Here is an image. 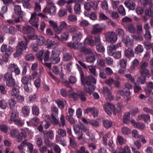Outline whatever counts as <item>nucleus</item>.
I'll use <instances>...</instances> for the list:
<instances>
[{
  "mask_svg": "<svg viewBox=\"0 0 153 153\" xmlns=\"http://www.w3.org/2000/svg\"><path fill=\"white\" fill-rule=\"evenodd\" d=\"M4 79L6 84L9 87H13L16 85L15 79L13 78L12 72L7 73L4 76Z\"/></svg>",
  "mask_w": 153,
  "mask_h": 153,
  "instance_id": "423d86ee",
  "label": "nucleus"
},
{
  "mask_svg": "<svg viewBox=\"0 0 153 153\" xmlns=\"http://www.w3.org/2000/svg\"><path fill=\"white\" fill-rule=\"evenodd\" d=\"M49 51L47 50L44 53V51L43 50L40 51L36 55V57L39 61L42 62L43 60L42 56L44 55L43 59L45 62L48 61L49 59H50L49 57Z\"/></svg>",
  "mask_w": 153,
  "mask_h": 153,
  "instance_id": "1a4fd4ad",
  "label": "nucleus"
},
{
  "mask_svg": "<svg viewBox=\"0 0 153 153\" xmlns=\"http://www.w3.org/2000/svg\"><path fill=\"white\" fill-rule=\"evenodd\" d=\"M88 123L95 127H97L99 125V122L95 120H91L88 122Z\"/></svg>",
  "mask_w": 153,
  "mask_h": 153,
  "instance_id": "13d9d810",
  "label": "nucleus"
},
{
  "mask_svg": "<svg viewBox=\"0 0 153 153\" xmlns=\"http://www.w3.org/2000/svg\"><path fill=\"white\" fill-rule=\"evenodd\" d=\"M144 49L141 45H138L134 49V53L136 54L141 53L143 51Z\"/></svg>",
  "mask_w": 153,
  "mask_h": 153,
  "instance_id": "473e14b6",
  "label": "nucleus"
},
{
  "mask_svg": "<svg viewBox=\"0 0 153 153\" xmlns=\"http://www.w3.org/2000/svg\"><path fill=\"white\" fill-rule=\"evenodd\" d=\"M21 81L23 85L28 84L29 82V78L27 76H23L22 78Z\"/></svg>",
  "mask_w": 153,
  "mask_h": 153,
  "instance_id": "69168bd1",
  "label": "nucleus"
},
{
  "mask_svg": "<svg viewBox=\"0 0 153 153\" xmlns=\"http://www.w3.org/2000/svg\"><path fill=\"white\" fill-rule=\"evenodd\" d=\"M108 146L110 148V150L112 153H118L116 151L114 148V145L113 143V140H110L108 143Z\"/></svg>",
  "mask_w": 153,
  "mask_h": 153,
  "instance_id": "c85d7f7f",
  "label": "nucleus"
},
{
  "mask_svg": "<svg viewBox=\"0 0 153 153\" xmlns=\"http://www.w3.org/2000/svg\"><path fill=\"white\" fill-rule=\"evenodd\" d=\"M103 92L104 96L110 97L111 94L110 89L107 87H104L103 88Z\"/></svg>",
  "mask_w": 153,
  "mask_h": 153,
  "instance_id": "c756f323",
  "label": "nucleus"
},
{
  "mask_svg": "<svg viewBox=\"0 0 153 153\" xmlns=\"http://www.w3.org/2000/svg\"><path fill=\"white\" fill-rule=\"evenodd\" d=\"M103 29V27L101 25L96 24L94 25L93 30L91 33L93 34H97L102 31Z\"/></svg>",
  "mask_w": 153,
  "mask_h": 153,
  "instance_id": "aec40b11",
  "label": "nucleus"
},
{
  "mask_svg": "<svg viewBox=\"0 0 153 153\" xmlns=\"http://www.w3.org/2000/svg\"><path fill=\"white\" fill-rule=\"evenodd\" d=\"M94 40L95 42L91 38L87 37L85 40V42L86 44L91 46H93L95 44L97 45L101 44L100 36L99 35H97L95 36Z\"/></svg>",
  "mask_w": 153,
  "mask_h": 153,
  "instance_id": "9d476101",
  "label": "nucleus"
},
{
  "mask_svg": "<svg viewBox=\"0 0 153 153\" xmlns=\"http://www.w3.org/2000/svg\"><path fill=\"white\" fill-rule=\"evenodd\" d=\"M135 127L138 129L142 130L145 127V125L142 122H137V123Z\"/></svg>",
  "mask_w": 153,
  "mask_h": 153,
  "instance_id": "6e6d98bb",
  "label": "nucleus"
},
{
  "mask_svg": "<svg viewBox=\"0 0 153 153\" xmlns=\"http://www.w3.org/2000/svg\"><path fill=\"white\" fill-rule=\"evenodd\" d=\"M8 104L10 109H13L15 107L16 104V102L13 98H11L8 101Z\"/></svg>",
  "mask_w": 153,
  "mask_h": 153,
  "instance_id": "c9c22d12",
  "label": "nucleus"
},
{
  "mask_svg": "<svg viewBox=\"0 0 153 153\" xmlns=\"http://www.w3.org/2000/svg\"><path fill=\"white\" fill-rule=\"evenodd\" d=\"M141 74L142 77H146L148 78L150 76L149 71L148 69L143 70L141 71Z\"/></svg>",
  "mask_w": 153,
  "mask_h": 153,
  "instance_id": "cd10ccee",
  "label": "nucleus"
},
{
  "mask_svg": "<svg viewBox=\"0 0 153 153\" xmlns=\"http://www.w3.org/2000/svg\"><path fill=\"white\" fill-rule=\"evenodd\" d=\"M16 48V51L13 54L14 56L15 57H18L19 56H20L22 54V51L23 50L17 47Z\"/></svg>",
  "mask_w": 153,
  "mask_h": 153,
  "instance_id": "ea45409f",
  "label": "nucleus"
},
{
  "mask_svg": "<svg viewBox=\"0 0 153 153\" xmlns=\"http://www.w3.org/2000/svg\"><path fill=\"white\" fill-rule=\"evenodd\" d=\"M84 7L85 10L88 11H90L91 8L94 10L97 9L98 4L97 2L92 1L89 2H85L84 4Z\"/></svg>",
  "mask_w": 153,
  "mask_h": 153,
  "instance_id": "9b49d317",
  "label": "nucleus"
},
{
  "mask_svg": "<svg viewBox=\"0 0 153 153\" xmlns=\"http://www.w3.org/2000/svg\"><path fill=\"white\" fill-rule=\"evenodd\" d=\"M61 53V52L59 50L56 49L53 50L52 51V54L50 57L54 58L55 57H59V56Z\"/></svg>",
  "mask_w": 153,
  "mask_h": 153,
  "instance_id": "f704fd0d",
  "label": "nucleus"
},
{
  "mask_svg": "<svg viewBox=\"0 0 153 153\" xmlns=\"http://www.w3.org/2000/svg\"><path fill=\"white\" fill-rule=\"evenodd\" d=\"M103 108L107 114L109 116L112 114V111L113 114L115 115L118 113V110L116 108L115 106L110 103H108L104 104L103 105Z\"/></svg>",
  "mask_w": 153,
  "mask_h": 153,
  "instance_id": "0eeeda50",
  "label": "nucleus"
},
{
  "mask_svg": "<svg viewBox=\"0 0 153 153\" xmlns=\"http://www.w3.org/2000/svg\"><path fill=\"white\" fill-rule=\"evenodd\" d=\"M22 31L24 34H26L29 40L36 39L40 45H43L45 42L44 37L41 36H38L35 33L34 29L30 25H26L23 27Z\"/></svg>",
  "mask_w": 153,
  "mask_h": 153,
  "instance_id": "f03ea898",
  "label": "nucleus"
},
{
  "mask_svg": "<svg viewBox=\"0 0 153 153\" xmlns=\"http://www.w3.org/2000/svg\"><path fill=\"white\" fill-rule=\"evenodd\" d=\"M9 70L12 72H14L16 74H20V71L17 65L14 63L11 64L9 66Z\"/></svg>",
  "mask_w": 153,
  "mask_h": 153,
  "instance_id": "f3484780",
  "label": "nucleus"
},
{
  "mask_svg": "<svg viewBox=\"0 0 153 153\" xmlns=\"http://www.w3.org/2000/svg\"><path fill=\"white\" fill-rule=\"evenodd\" d=\"M116 33L120 37H123L124 35V30L120 28H117L116 30Z\"/></svg>",
  "mask_w": 153,
  "mask_h": 153,
  "instance_id": "680f3d73",
  "label": "nucleus"
},
{
  "mask_svg": "<svg viewBox=\"0 0 153 153\" xmlns=\"http://www.w3.org/2000/svg\"><path fill=\"white\" fill-rule=\"evenodd\" d=\"M50 61L53 64H55L58 63L60 61V58L59 57L54 58L50 57Z\"/></svg>",
  "mask_w": 153,
  "mask_h": 153,
  "instance_id": "58836bf2",
  "label": "nucleus"
},
{
  "mask_svg": "<svg viewBox=\"0 0 153 153\" xmlns=\"http://www.w3.org/2000/svg\"><path fill=\"white\" fill-rule=\"evenodd\" d=\"M72 58L71 54L69 53H67L64 54L63 56V59L65 61H69Z\"/></svg>",
  "mask_w": 153,
  "mask_h": 153,
  "instance_id": "49530a36",
  "label": "nucleus"
},
{
  "mask_svg": "<svg viewBox=\"0 0 153 153\" xmlns=\"http://www.w3.org/2000/svg\"><path fill=\"white\" fill-rule=\"evenodd\" d=\"M14 9L15 13L19 16H18L17 17H14V18H13V19L7 20V22L10 24L13 25L15 23L19 22L20 18L23 19L24 15V12L22 11L21 7L19 5L16 6Z\"/></svg>",
  "mask_w": 153,
  "mask_h": 153,
  "instance_id": "7ed1b4c3",
  "label": "nucleus"
},
{
  "mask_svg": "<svg viewBox=\"0 0 153 153\" xmlns=\"http://www.w3.org/2000/svg\"><path fill=\"white\" fill-rule=\"evenodd\" d=\"M28 40L26 38L25 39L24 41H22L20 42H19L18 43L17 47L20 49L24 50H26L27 48V43Z\"/></svg>",
  "mask_w": 153,
  "mask_h": 153,
  "instance_id": "412c9836",
  "label": "nucleus"
},
{
  "mask_svg": "<svg viewBox=\"0 0 153 153\" xmlns=\"http://www.w3.org/2000/svg\"><path fill=\"white\" fill-rule=\"evenodd\" d=\"M47 7H45L43 12L44 13H48L50 15H54L56 12V7L52 1H47Z\"/></svg>",
  "mask_w": 153,
  "mask_h": 153,
  "instance_id": "39448f33",
  "label": "nucleus"
},
{
  "mask_svg": "<svg viewBox=\"0 0 153 153\" xmlns=\"http://www.w3.org/2000/svg\"><path fill=\"white\" fill-rule=\"evenodd\" d=\"M79 98L83 102H85L86 100V98L85 97V94L83 92H81L79 94Z\"/></svg>",
  "mask_w": 153,
  "mask_h": 153,
  "instance_id": "338daca9",
  "label": "nucleus"
},
{
  "mask_svg": "<svg viewBox=\"0 0 153 153\" xmlns=\"http://www.w3.org/2000/svg\"><path fill=\"white\" fill-rule=\"evenodd\" d=\"M121 43L115 45H111L107 47V53L110 56H112L116 51L117 49L121 46Z\"/></svg>",
  "mask_w": 153,
  "mask_h": 153,
  "instance_id": "2eb2a0df",
  "label": "nucleus"
},
{
  "mask_svg": "<svg viewBox=\"0 0 153 153\" xmlns=\"http://www.w3.org/2000/svg\"><path fill=\"white\" fill-rule=\"evenodd\" d=\"M106 41L111 44L114 43L117 41V37L115 32H108L105 35Z\"/></svg>",
  "mask_w": 153,
  "mask_h": 153,
  "instance_id": "6e6552de",
  "label": "nucleus"
},
{
  "mask_svg": "<svg viewBox=\"0 0 153 153\" xmlns=\"http://www.w3.org/2000/svg\"><path fill=\"white\" fill-rule=\"evenodd\" d=\"M10 134L13 137L16 138V141L18 142H21L27 136V134L25 130H22L20 133L17 129H12L10 131Z\"/></svg>",
  "mask_w": 153,
  "mask_h": 153,
  "instance_id": "20e7f679",
  "label": "nucleus"
},
{
  "mask_svg": "<svg viewBox=\"0 0 153 153\" xmlns=\"http://www.w3.org/2000/svg\"><path fill=\"white\" fill-rule=\"evenodd\" d=\"M7 107V103L4 100H0V107L1 108L4 109Z\"/></svg>",
  "mask_w": 153,
  "mask_h": 153,
  "instance_id": "bf43d9fd",
  "label": "nucleus"
},
{
  "mask_svg": "<svg viewBox=\"0 0 153 153\" xmlns=\"http://www.w3.org/2000/svg\"><path fill=\"white\" fill-rule=\"evenodd\" d=\"M69 98H73L75 100H77L79 99V94L76 93H72L68 95Z\"/></svg>",
  "mask_w": 153,
  "mask_h": 153,
  "instance_id": "37998d69",
  "label": "nucleus"
},
{
  "mask_svg": "<svg viewBox=\"0 0 153 153\" xmlns=\"http://www.w3.org/2000/svg\"><path fill=\"white\" fill-rule=\"evenodd\" d=\"M112 123L110 120H104L103 121V125L106 128H109L111 127L112 125Z\"/></svg>",
  "mask_w": 153,
  "mask_h": 153,
  "instance_id": "7c9ffc66",
  "label": "nucleus"
},
{
  "mask_svg": "<svg viewBox=\"0 0 153 153\" xmlns=\"http://www.w3.org/2000/svg\"><path fill=\"white\" fill-rule=\"evenodd\" d=\"M23 5L24 8L28 9H30L32 7L31 4L29 3V0H24Z\"/></svg>",
  "mask_w": 153,
  "mask_h": 153,
  "instance_id": "de8ad7c7",
  "label": "nucleus"
},
{
  "mask_svg": "<svg viewBox=\"0 0 153 153\" xmlns=\"http://www.w3.org/2000/svg\"><path fill=\"white\" fill-rule=\"evenodd\" d=\"M65 102V101H64L61 100H59L56 102L58 107L60 109L64 108Z\"/></svg>",
  "mask_w": 153,
  "mask_h": 153,
  "instance_id": "a18cd8bd",
  "label": "nucleus"
},
{
  "mask_svg": "<svg viewBox=\"0 0 153 153\" xmlns=\"http://www.w3.org/2000/svg\"><path fill=\"white\" fill-rule=\"evenodd\" d=\"M122 132L123 134H128L131 132L130 129L126 127H123L122 129Z\"/></svg>",
  "mask_w": 153,
  "mask_h": 153,
  "instance_id": "774afa93",
  "label": "nucleus"
},
{
  "mask_svg": "<svg viewBox=\"0 0 153 153\" xmlns=\"http://www.w3.org/2000/svg\"><path fill=\"white\" fill-rule=\"evenodd\" d=\"M68 19L69 21L74 22L77 20V17L74 15L71 14L68 16Z\"/></svg>",
  "mask_w": 153,
  "mask_h": 153,
  "instance_id": "0e129e2a",
  "label": "nucleus"
},
{
  "mask_svg": "<svg viewBox=\"0 0 153 153\" xmlns=\"http://www.w3.org/2000/svg\"><path fill=\"white\" fill-rule=\"evenodd\" d=\"M19 112L17 110L12 111L11 114L10 120L12 121H14L17 120L19 117Z\"/></svg>",
  "mask_w": 153,
  "mask_h": 153,
  "instance_id": "4be33fe9",
  "label": "nucleus"
},
{
  "mask_svg": "<svg viewBox=\"0 0 153 153\" xmlns=\"http://www.w3.org/2000/svg\"><path fill=\"white\" fill-rule=\"evenodd\" d=\"M80 51L82 53L87 54H90L92 53V51L89 48H86L85 46H83L80 49Z\"/></svg>",
  "mask_w": 153,
  "mask_h": 153,
  "instance_id": "e433bc0d",
  "label": "nucleus"
},
{
  "mask_svg": "<svg viewBox=\"0 0 153 153\" xmlns=\"http://www.w3.org/2000/svg\"><path fill=\"white\" fill-rule=\"evenodd\" d=\"M118 10L119 13L122 16H124L126 15L125 10L122 6H120L118 8Z\"/></svg>",
  "mask_w": 153,
  "mask_h": 153,
  "instance_id": "8fccbe9b",
  "label": "nucleus"
},
{
  "mask_svg": "<svg viewBox=\"0 0 153 153\" xmlns=\"http://www.w3.org/2000/svg\"><path fill=\"white\" fill-rule=\"evenodd\" d=\"M39 18L37 13L34 12L32 13L29 22L30 23L36 28H38L39 24Z\"/></svg>",
  "mask_w": 153,
  "mask_h": 153,
  "instance_id": "ddd939ff",
  "label": "nucleus"
},
{
  "mask_svg": "<svg viewBox=\"0 0 153 153\" xmlns=\"http://www.w3.org/2000/svg\"><path fill=\"white\" fill-rule=\"evenodd\" d=\"M125 56L128 58L134 57V56L133 51L130 48H128V49L125 50Z\"/></svg>",
  "mask_w": 153,
  "mask_h": 153,
  "instance_id": "5701e85b",
  "label": "nucleus"
},
{
  "mask_svg": "<svg viewBox=\"0 0 153 153\" xmlns=\"http://www.w3.org/2000/svg\"><path fill=\"white\" fill-rule=\"evenodd\" d=\"M44 142L48 147H49L53 146V143L49 140V138H48L47 137H45Z\"/></svg>",
  "mask_w": 153,
  "mask_h": 153,
  "instance_id": "864d4df0",
  "label": "nucleus"
},
{
  "mask_svg": "<svg viewBox=\"0 0 153 153\" xmlns=\"http://www.w3.org/2000/svg\"><path fill=\"white\" fill-rule=\"evenodd\" d=\"M125 4L129 10H134L136 6L135 3L132 0H126L125 2Z\"/></svg>",
  "mask_w": 153,
  "mask_h": 153,
  "instance_id": "6ab92c4d",
  "label": "nucleus"
},
{
  "mask_svg": "<svg viewBox=\"0 0 153 153\" xmlns=\"http://www.w3.org/2000/svg\"><path fill=\"white\" fill-rule=\"evenodd\" d=\"M96 48L98 52L102 53L105 51L104 47L101 44H97Z\"/></svg>",
  "mask_w": 153,
  "mask_h": 153,
  "instance_id": "09e8293b",
  "label": "nucleus"
},
{
  "mask_svg": "<svg viewBox=\"0 0 153 153\" xmlns=\"http://www.w3.org/2000/svg\"><path fill=\"white\" fill-rule=\"evenodd\" d=\"M118 153H131L130 148L128 146L121 147L119 149Z\"/></svg>",
  "mask_w": 153,
  "mask_h": 153,
  "instance_id": "a878e982",
  "label": "nucleus"
},
{
  "mask_svg": "<svg viewBox=\"0 0 153 153\" xmlns=\"http://www.w3.org/2000/svg\"><path fill=\"white\" fill-rule=\"evenodd\" d=\"M74 9L76 14H79L81 12L80 5L78 3L76 4L74 6Z\"/></svg>",
  "mask_w": 153,
  "mask_h": 153,
  "instance_id": "a19ab883",
  "label": "nucleus"
},
{
  "mask_svg": "<svg viewBox=\"0 0 153 153\" xmlns=\"http://www.w3.org/2000/svg\"><path fill=\"white\" fill-rule=\"evenodd\" d=\"M34 56L31 54H26L25 56V59L27 61H32L34 59Z\"/></svg>",
  "mask_w": 153,
  "mask_h": 153,
  "instance_id": "4d7b16f0",
  "label": "nucleus"
},
{
  "mask_svg": "<svg viewBox=\"0 0 153 153\" xmlns=\"http://www.w3.org/2000/svg\"><path fill=\"white\" fill-rule=\"evenodd\" d=\"M39 118L37 117H34L31 119L30 121H27V123L28 126H33L36 127L39 124Z\"/></svg>",
  "mask_w": 153,
  "mask_h": 153,
  "instance_id": "a211bd4d",
  "label": "nucleus"
},
{
  "mask_svg": "<svg viewBox=\"0 0 153 153\" xmlns=\"http://www.w3.org/2000/svg\"><path fill=\"white\" fill-rule=\"evenodd\" d=\"M30 109V107L27 106H24L22 108V112L25 117H27L29 115Z\"/></svg>",
  "mask_w": 153,
  "mask_h": 153,
  "instance_id": "393cba45",
  "label": "nucleus"
},
{
  "mask_svg": "<svg viewBox=\"0 0 153 153\" xmlns=\"http://www.w3.org/2000/svg\"><path fill=\"white\" fill-rule=\"evenodd\" d=\"M46 134V136L45 137H47L48 138H49L51 140L53 139L54 134L52 130H50L48 131H47Z\"/></svg>",
  "mask_w": 153,
  "mask_h": 153,
  "instance_id": "5fc2aeb1",
  "label": "nucleus"
},
{
  "mask_svg": "<svg viewBox=\"0 0 153 153\" xmlns=\"http://www.w3.org/2000/svg\"><path fill=\"white\" fill-rule=\"evenodd\" d=\"M71 30L74 33L73 35L72 36L74 42L78 43L82 37L81 33L79 32L76 31V29L74 27L71 28Z\"/></svg>",
  "mask_w": 153,
  "mask_h": 153,
  "instance_id": "f8f14e48",
  "label": "nucleus"
},
{
  "mask_svg": "<svg viewBox=\"0 0 153 153\" xmlns=\"http://www.w3.org/2000/svg\"><path fill=\"white\" fill-rule=\"evenodd\" d=\"M19 89L16 88H13L11 91V96L15 98L19 94Z\"/></svg>",
  "mask_w": 153,
  "mask_h": 153,
  "instance_id": "2f4dec72",
  "label": "nucleus"
},
{
  "mask_svg": "<svg viewBox=\"0 0 153 153\" xmlns=\"http://www.w3.org/2000/svg\"><path fill=\"white\" fill-rule=\"evenodd\" d=\"M32 114L34 115L37 116L39 114V110L38 106L36 105H34L32 107Z\"/></svg>",
  "mask_w": 153,
  "mask_h": 153,
  "instance_id": "bb28decb",
  "label": "nucleus"
},
{
  "mask_svg": "<svg viewBox=\"0 0 153 153\" xmlns=\"http://www.w3.org/2000/svg\"><path fill=\"white\" fill-rule=\"evenodd\" d=\"M153 16V8L150 7L146 8L145 10L144 14L143 16V18L145 21H147L151 17Z\"/></svg>",
  "mask_w": 153,
  "mask_h": 153,
  "instance_id": "4468645a",
  "label": "nucleus"
},
{
  "mask_svg": "<svg viewBox=\"0 0 153 153\" xmlns=\"http://www.w3.org/2000/svg\"><path fill=\"white\" fill-rule=\"evenodd\" d=\"M128 30L129 32L131 33H135L136 29L134 27L131 25H129L127 26Z\"/></svg>",
  "mask_w": 153,
  "mask_h": 153,
  "instance_id": "603ef678",
  "label": "nucleus"
},
{
  "mask_svg": "<svg viewBox=\"0 0 153 153\" xmlns=\"http://www.w3.org/2000/svg\"><path fill=\"white\" fill-rule=\"evenodd\" d=\"M138 119L140 120H143L145 122L147 123L148 121L150 120V117L149 115L148 114H142L138 116Z\"/></svg>",
  "mask_w": 153,
  "mask_h": 153,
  "instance_id": "b1692460",
  "label": "nucleus"
},
{
  "mask_svg": "<svg viewBox=\"0 0 153 153\" xmlns=\"http://www.w3.org/2000/svg\"><path fill=\"white\" fill-rule=\"evenodd\" d=\"M57 133L62 137H65L66 135V131L61 128L58 129Z\"/></svg>",
  "mask_w": 153,
  "mask_h": 153,
  "instance_id": "79ce46f5",
  "label": "nucleus"
},
{
  "mask_svg": "<svg viewBox=\"0 0 153 153\" xmlns=\"http://www.w3.org/2000/svg\"><path fill=\"white\" fill-rule=\"evenodd\" d=\"M26 146V140H24L21 144L20 145L18 146L17 148L19 150V151L23 150V148L25 147Z\"/></svg>",
  "mask_w": 153,
  "mask_h": 153,
  "instance_id": "e2e57ef3",
  "label": "nucleus"
},
{
  "mask_svg": "<svg viewBox=\"0 0 153 153\" xmlns=\"http://www.w3.org/2000/svg\"><path fill=\"white\" fill-rule=\"evenodd\" d=\"M144 37L145 39L148 41H151L152 36L150 31H146L145 32Z\"/></svg>",
  "mask_w": 153,
  "mask_h": 153,
  "instance_id": "3c124183",
  "label": "nucleus"
},
{
  "mask_svg": "<svg viewBox=\"0 0 153 153\" xmlns=\"http://www.w3.org/2000/svg\"><path fill=\"white\" fill-rule=\"evenodd\" d=\"M139 61L137 59H135L132 62V65L130 66V68L131 70H134L135 68L137 67L139 65Z\"/></svg>",
  "mask_w": 153,
  "mask_h": 153,
  "instance_id": "72a5a7b5",
  "label": "nucleus"
},
{
  "mask_svg": "<svg viewBox=\"0 0 153 153\" xmlns=\"http://www.w3.org/2000/svg\"><path fill=\"white\" fill-rule=\"evenodd\" d=\"M110 135L109 133H107L102 137V143L105 146H106L107 145V138L109 137Z\"/></svg>",
  "mask_w": 153,
  "mask_h": 153,
  "instance_id": "4c0bfd02",
  "label": "nucleus"
},
{
  "mask_svg": "<svg viewBox=\"0 0 153 153\" xmlns=\"http://www.w3.org/2000/svg\"><path fill=\"white\" fill-rule=\"evenodd\" d=\"M69 139V142L70 146L73 148H75L77 146L76 142L73 138L70 137Z\"/></svg>",
  "mask_w": 153,
  "mask_h": 153,
  "instance_id": "c03bdc74",
  "label": "nucleus"
},
{
  "mask_svg": "<svg viewBox=\"0 0 153 153\" xmlns=\"http://www.w3.org/2000/svg\"><path fill=\"white\" fill-rule=\"evenodd\" d=\"M77 65L80 75L82 85L85 86V83L87 85V86H85L84 88L83 91L91 95L95 88V86L94 85L92 84L91 82H92L94 84H96V80L91 76H88V77H85L82 68L78 64Z\"/></svg>",
  "mask_w": 153,
  "mask_h": 153,
  "instance_id": "f257e3e1",
  "label": "nucleus"
},
{
  "mask_svg": "<svg viewBox=\"0 0 153 153\" xmlns=\"http://www.w3.org/2000/svg\"><path fill=\"white\" fill-rule=\"evenodd\" d=\"M118 93L121 96L126 97V98L125 100L126 102L129 101L131 99V97L130 96L131 95V93L129 90L123 88L122 90H119Z\"/></svg>",
  "mask_w": 153,
  "mask_h": 153,
  "instance_id": "dca6fc26",
  "label": "nucleus"
},
{
  "mask_svg": "<svg viewBox=\"0 0 153 153\" xmlns=\"http://www.w3.org/2000/svg\"><path fill=\"white\" fill-rule=\"evenodd\" d=\"M78 43L74 42L73 43L71 42H69L67 43L68 46L71 48L76 49L78 48L77 47Z\"/></svg>",
  "mask_w": 153,
  "mask_h": 153,
  "instance_id": "052dcab7",
  "label": "nucleus"
}]
</instances>
